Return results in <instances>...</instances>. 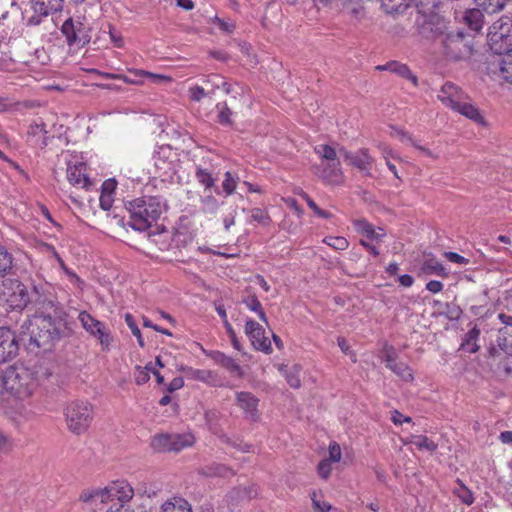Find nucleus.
<instances>
[{
  "instance_id": "nucleus-1",
  "label": "nucleus",
  "mask_w": 512,
  "mask_h": 512,
  "mask_svg": "<svg viewBox=\"0 0 512 512\" xmlns=\"http://www.w3.org/2000/svg\"><path fill=\"white\" fill-rule=\"evenodd\" d=\"M130 214L128 225L136 231H146L166 211L167 204L160 196H142L125 204Z\"/></svg>"
},
{
  "instance_id": "nucleus-2",
  "label": "nucleus",
  "mask_w": 512,
  "mask_h": 512,
  "mask_svg": "<svg viewBox=\"0 0 512 512\" xmlns=\"http://www.w3.org/2000/svg\"><path fill=\"white\" fill-rule=\"evenodd\" d=\"M23 335L29 336L30 344L43 351L51 350L61 337V330L49 315L34 316L22 325Z\"/></svg>"
},
{
  "instance_id": "nucleus-3",
  "label": "nucleus",
  "mask_w": 512,
  "mask_h": 512,
  "mask_svg": "<svg viewBox=\"0 0 512 512\" xmlns=\"http://www.w3.org/2000/svg\"><path fill=\"white\" fill-rule=\"evenodd\" d=\"M67 428L75 435L85 433L93 420V405L87 400H74L67 404L65 410Z\"/></svg>"
},
{
  "instance_id": "nucleus-4",
  "label": "nucleus",
  "mask_w": 512,
  "mask_h": 512,
  "mask_svg": "<svg viewBox=\"0 0 512 512\" xmlns=\"http://www.w3.org/2000/svg\"><path fill=\"white\" fill-rule=\"evenodd\" d=\"M488 45L492 56H502L512 52V19L502 17L489 28Z\"/></svg>"
},
{
  "instance_id": "nucleus-5",
  "label": "nucleus",
  "mask_w": 512,
  "mask_h": 512,
  "mask_svg": "<svg viewBox=\"0 0 512 512\" xmlns=\"http://www.w3.org/2000/svg\"><path fill=\"white\" fill-rule=\"evenodd\" d=\"M314 151L321 160L316 168V174L329 184L341 183L342 172L335 149L329 145L320 144L315 146Z\"/></svg>"
},
{
  "instance_id": "nucleus-6",
  "label": "nucleus",
  "mask_w": 512,
  "mask_h": 512,
  "mask_svg": "<svg viewBox=\"0 0 512 512\" xmlns=\"http://www.w3.org/2000/svg\"><path fill=\"white\" fill-rule=\"evenodd\" d=\"M6 387L18 399H27L36 391L38 384L33 370L29 367L18 368L6 380Z\"/></svg>"
},
{
  "instance_id": "nucleus-7",
  "label": "nucleus",
  "mask_w": 512,
  "mask_h": 512,
  "mask_svg": "<svg viewBox=\"0 0 512 512\" xmlns=\"http://www.w3.org/2000/svg\"><path fill=\"white\" fill-rule=\"evenodd\" d=\"M442 45L444 54L449 60H466L473 54L472 40L462 31L446 34L442 39Z\"/></svg>"
},
{
  "instance_id": "nucleus-8",
  "label": "nucleus",
  "mask_w": 512,
  "mask_h": 512,
  "mask_svg": "<svg viewBox=\"0 0 512 512\" xmlns=\"http://www.w3.org/2000/svg\"><path fill=\"white\" fill-rule=\"evenodd\" d=\"M91 29L88 24L80 18H69L64 21L61 33L65 36L66 42L71 49H81L91 40Z\"/></svg>"
},
{
  "instance_id": "nucleus-9",
  "label": "nucleus",
  "mask_w": 512,
  "mask_h": 512,
  "mask_svg": "<svg viewBox=\"0 0 512 512\" xmlns=\"http://www.w3.org/2000/svg\"><path fill=\"white\" fill-rule=\"evenodd\" d=\"M354 230L358 233L359 243L367 249L372 255L378 256L377 245L380 244L385 236V231L381 227H375L367 220L361 218L354 220Z\"/></svg>"
},
{
  "instance_id": "nucleus-10",
  "label": "nucleus",
  "mask_w": 512,
  "mask_h": 512,
  "mask_svg": "<svg viewBox=\"0 0 512 512\" xmlns=\"http://www.w3.org/2000/svg\"><path fill=\"white\" fill-rule=\"evenodd\" d=\"M66 164L67 180L72 186L85 190H89L93 186L92 180L86 174V164L81 157L68 155L66 157Z\"/></svg>"
},
{
  "instance_id": "nucleus-11",
  "label": "nucleus",
  "mask_w": 512,
  "mask_h": 512,
  "mask_svg": "<svg viewBox=\"0 0 512 512\" xmlns=\"http://www.w3.org/2000/svg\"><path fill=\"white\" fill-rule=\"evenodd\" d=\"M486 71L492 78L512 84V52L488 57Z\"/></svg>"
},
{
  "instance_id": "nucleus-12",
  "label": "nucleus",
  "mask_w": 512,
  "mask_h": 512,
  "mask_svg": "<svg viewBox=\"0 0 512 512\" xmlns=\"http://www.w3.org/2000/svg\"><path fill=\"white\" fill-rule=\"evenodd\" d=\"M3 296L7 305L13 310H23L32 301V294L26 285L18 280H10Z\"/></svg>"
},
{
  "instance_id": "nucleus-13",
  "label": "nucleus",
  "mask_w": 512,
  "mask_h": 512,
  "mask_svg": "<svg viewBox=\"0 0 512 512\" xmlns=\"http://www.w3.org/2000/svg\"><path fill=\"white\" fill-rule=\"evenodd\" d=\"M489 356L494 360L499 358L497 372L505 376L512 374V352L508 349L506 338L497 337V346L492 344L489 348Z\"/></svg>"
},
{
  "instance_id": "nucleus-14",
  "label": "nucleus",
  "mask_w": 512,
  "mask_h": 512,
  "mask_svg": "<svg viewBox=\"0 0 512 512\" xmlns=\"http://www.w3.org/2000/svg\"><path fill=\"white\" fill-rule=\"evenodd\" d=\"M245 334L256 350L266 354L272 353L271 341L265 336V329L258 322L248 319L245 323Z\"/></svg>"
},
{
  "instance_id": "nucleus-15",
  "label": "nucleus",
  "mask_w": 512,
  "mask_h": 512,
  "mask_svg": "<svg viewBox=\"0 0 512 512\" xmlns=\"http://www.w3.org/2000/svg\"><path fill=\"white\" fill-rule=\"evenodd\" d=\"M106 487L108 502L117 501V504L128 505L134 497V489L126 480H115Z\"/></svg>"
},
{
  "instance_id": "nucleus-16",
  "label": "nucleus",
  "mask_w": 512,
  "mask_h": 512,
  "mask_svg": "<svg viewBox=\"0 0 512 512\" xmlns=\"http://www.w3.org/2000/svg\"><path fill=\"white\" fill-rule=\"evenodd\" d=\"M18 349L15 334L7 327H0V363L13 359Z\"/></svg>"
},
{
  "instance_id": "nucleus-17",
  "label": "nucleus",
  "mask_w": 512,
  "mask_h": 512,
  "mask_svg": "<svg viewBox=\"0 0 512 512\" xmlns=\"http://www.w3.org/2000/svg\"><path fill=\"white\" fill-rule=\"evenodd\" d=\"M172 151L169 147H161L153 156V163L158 177H170L174 172V161L171 159Z\"/></svg>"
},
{
  "instance_id": "nucleus-18",
  "label": "nucleus",
  "mask_w": 512,
  "mask_h": 512,
  "mask_svg": "<svg viewBox=\"0 0 512 512\" xmlns=\"http://www.w3.org/2000/svg\"><path fill=\"white\" fill-rule=\"evenodd\" d=\"M438 98L445 106L455 110L463 100L467 99V95L452 82H446L441 87Z\"/></svg>"
},
{
  "instance_id": "nucleus-19",
  "label": "nucleus",
  "mask_w": 512,
  "mask_h": 512,
  "mask_svg": "<svg viewBox=\"0 0 512 512\" xmlns=\"http://www.w3.org/2000/svg\"><path fill=\"white\" fill-rule=\"evenodd\" d=\"M259 400L250 392L241 391L236 393V404L244 412L245 416L256 421L258 415Z\"/></svg>"
},
{
  "instance_id": "nucleus-20",
  "label": "nucleus",
  "mask_w": 512,
  "mask_h": 512,
  "mask_svg": "<svg viewBox=\"0 0 512 512\" xmlns=\"http://www.w3.org/2000/svg\"><path fill=\"white\" fill-rule=\"evenodd\" d=\"M208 356L214 361L215 364L226 369L230 374L237 377H243L244 371L237 361L231 356L226 355L221 351H211Z\"/></svg>"
},
{
  "instance_id": "nucleus-21",
  "label": "nucleus",
  "mask_w": 512,
  "mask_h": 512,
  "mask_svg": "<svg viewBox=\"0 0 512 512\" xmlns=\"http://www.w3.org/2000/svg\"><path fill=\"white\" fill-rule=\"evenodd\" d=\"M79 500L84 504L94 507L105 504L108 502L106 487H93L84 489L79 496Z\"/></svg>"
},
{
  "instance_id": "nucleus-22",
  "label": "nucleus",
  "mask_w": 512,
  "mask_h": 512,
  "mask_svg": "<svg viewBox=\"0 0 512 512\" xmlns=\"http://www.w3.org/2000/svg\"><path fill=\"white\" fill-rule=\"evenodd\" d=\"M186 375L189 379L203 382L209 386H222L218 374L212 370L188 368Z\"/></svg>"
},
{
  "instance_id": "nucleus-23",
  "label": "nucleus",
  "mask_w": 512,
  "mask_h": 512,
  "mask_svg": "<svg viewBox=\"0 0 512 512\" xmlns=\"http://www.w3.org/2000/svg\"><path fill=\"white\" fill-rule=\"evenodd\" d=\"M462 22L469 30L478 33L484 25V14L477 8L466 9L462 16Z\"/></svg>"
},
{
  "instance_id": "nucleus-24",
  "label": "nucleus",
  "mask_w": 512,
  "mask_h": 512,
  "mask_svg": "<svg viewBox=\"0 0 512 512\" xmlns=\"http://www.w3.org/2000/svg\"><path fill=\"white\" fill-rule=\"evenodd\" d=\"M377 69L390 71L402 78L408 79L414 86L418 85V78L412 73L406 64L397 61H390L385 65L377 66Z\"/></svg>"
},
{
  "instance_id": "nucleus-25",
  "label": "nucleus",
  "mask_w": 512,
  "mask_h": 512,
  "mask_svg": "<svg viewBox=\"0 0 512 512\" xmlns=\"http://www.w3.org/2000/svg\"><path fill=\"white\" fill-rule=\"evenodd\" d=\"M117 182L114 179H107L101 185L100 207L108 211L112 208Z\"/></svg>"
},
{
  "instance_id": "nucleus-26",
  "label": "nucleus",
  "mask_w": 512,
  "mask_h": 512,
  "mask_svg": "<svg viewBox=\"0 0 512 512\" xmlns=\"http://www.w3.org/2000/svg\"><path fill=\"white\" fill-rule=\"evenodd\" d=\"M31 5L38 16H48L62 9L63 0H31Z\"/></svg>"
},
{
  "instance_id": "nucleus-27",
  "label": "nucleus",
  "mask_w": 512,
  "mask_h": 512,
  "mask_svg": "<svg viewBox=\"0 0 512 512\" xmlns=\"http://www.w3.org/2000/svg\"><path fill=\"white\" fill-rule=\"evenodd\" d=\"M354 167L359 169L363 176H373V158L366 149H361L354 155Z\"/></svg>"
},
{
  "instance_id": "nucleus-28",
  "label": "nucleus",
  "mask_w": 512,
  "mask_h": 512,
  "mask_svg": "<svg viewBox=\"0 0 512 512\" xmlns=\"http://www.w3.org/2000/svg\"><path fill=\"white\" fill-rule=\"evenodd\" d=\"M171 451L179 452L185 448L193 446L195 443V437L190 432H185L181 434H171Z\"/></svg>"
},
{
  "instance_id": "nucleus-29",
  "label": "nucleus",
  "mask_w": 512,
  "mask_h": 512,
  "mask_svg": "<svg viewBox=\"0 0 512 512\" xmlns=\"http://www.w3.org/2000/svg\"><path fill=\"white\" fill-rule=\"evenodd\" d=\"M161 512H192V508L185 499L174 497L162 504Z\"/></svg>"
},
{
  "instance_id": "nucleus-30",
  "label": "nucleus",
  "mask_w": 512,
  "mask_h": 512,
  "mask_svg": "<svg viewBox=\"0 0 512 512\" xmlns=\"http://www.w3.org/2000/svg\"><path fill=\"white\" fill-rule=\"evenodd\" d=\"M220 207L218 200L212 195L211 190L204 191L200 197V211L206 215H215Z\"/></svg>"
},
{
  "instance_id": "nucleus-31",
  "label": "nucleus",
  "mask_w": 512,
  "mask_h": 512,
  "mask_svg": "<svg viewBox=\"0 0 512 512\" xmlns=\"http://www.w3.org/2000/svg\"><path fill=\"white\" fill-rule=\"evenodd\" d=\"M455 111L459 112L461 115L467 117L468 119L474 121L477 124H484V118L480 114L479 110L472 105L471 103L463 100L460 105L455 109Z\"/></svg>"
},
{
  "instance_id": "nucleus-32",
  "label": "nucleus",
  "mask_w": 512,
  "mask_h": 512,
  "mask_svg": "<svg viewBox=\"0 0 512 512\" xmlns=\"http://www.w3.org/2000/svg\"><path fill=\"white\" fill-rule=\"evenodd\" d=\"M421 271L427 275L435 274L442 277H445L448 274L446 268L433 257L427 258L423 261Z\"/></svg>"
},
{
  "instance_id": "nucleus-33",
  "label": "nucleus",
  "mask_w": 512,
  "mask_h": 512,
  "mask_svg": "<svg viewBox=\"0 0 512 512\" xmlns=\"http://www.w3.org/2000/svg\"><path fill=\"white\" fill-rule=\"evenodd\" d=\"M195 178L197 182L204 187L205 192L210 191L216 182V178L213 177L212 173L201 166H196Z\"/></svg>"
},
{
  "instance_id": "nucleus-34",
  "label": "nucleus",
  "mask_w": 512,
  "mask_h": 512,
  "mask_svg": "<svg viewBox=\"0 0 512 512\" xmlns=\"http://www.w3.org/2000/svg\"><path fill=\"white\" fill-rule=\"evenodd\" d=\"M78 320L81 323L82 327L92 335L94 331L98 328H101L104 323L95 319L91 314L87 311H81L78 315Z\"/></svg>"
},
{
  "instance_id": "nucleus-35",
  "label": "nucleus",
  "mask_w": 512,
  "mask_h": 512,
  "mask_svg": "<svg viewBox=\"0 0 512 512\" xmlns=\"http://www.w3.org/2000/svg\"><path fill=\"white\" fill-rule=\"evenodd\" d=\"M280 371L285 376L288 384L292 388H299L301 385L300 372L301 367L299 365H293L292 367H280Z\"/></svg>"
},
{
  "instance_id": "nucleus-36",
  "label": "nucleus",
  "mask_w": 512,
  "mask_h": 512,
  "mask_svg": "<svg viewBox=\"0 0 512 512\" xmlns=\"http://www.w3.org/2000/svg\"><path fill=\"white\" fill-rule=\"evenodd\" d=\"M13 255L0 245V278L7 276L13 268Z\"/></svg>"
},
{
  "instance_id": "nucleus-37",
  "label": "nucleus",
  "mask_w": 512,
  "mask_h": 512,
  "mask_svg": "<svg viewBox=\"0 0 512 512\" xmlns=\"http://www.w3.org/2000/svg\"><path fill=\"white\" fill-rule=\"evenodd\" d=\"M151 446L157 452H172L171 434H159L154 436L151 441Z\"/></svg>"
},
{
  "instance_id": "nucleus-38",
  "label": "nucleus",
  "mask_w": 512,
  "mask_h": 512,
  "mask_svg": "<svg viewBox=\"0 0 512 512\" xmlns=\"http://www.w3.org/2000/svg\"><path fill=\"white\" fill-rule=\"evenodd\" d=\"M408 443L415 445L419 450L435 452L438 448L437 443L424 435L412 436Z\"/></svg>"
},
{
  "instance_id": "nucleus-39",
  "label": "nucleus",
  "mask_w": 512,
  "mask_h": 512,
  "mask_svg": "<svg viewBox=\"0 0 512 512\" xmlns=\"http://www.w3.org/2000/svg\"><path fill=\"white\" fill-rule=\"evenodd\" d=\"M91 336L98 339L103 351L110 350L113 338L105 324H103L101 328L96 329Z\"/></svg>"
},
{
  "instance_id": "nucleus-40",
  "label": "nucleus",
  "mask_w": 512,
  "mask_h": 512,
  "mask_svg": "<svg viewBox=\"0 0 512 512\" xmlns=\"http://www.w3.org/2000/svg\"><path fill=\"white\" fill-rule=\"evenodd\" d=\"M30 368L36 376L38 386L53 374V369L48 363H39Z\"/></svg>"
},
{
  "instance_id": "nucleus-41",
  "label": "nucleus",
  "mask_w": 512,
  "mask_h": 512,
  "mask_svg": "<svg viewBox=\"0 0 512 512\" xmlns=\"http://www.w3.org/2000/svg\"><path fill=\"white\" fill-rule=\"evenodd\" d=\"M130 74H136L137 76H146L152 83H169L172 81V78L163 74H156L152 72H148L142 69H128Z\"/></svg>"
},
{
  "instance_id": "nucleus-42",
  "label": "nucleus",
  "mask_w": 512,
  "mask_h": 512,
  "mask_svg": "<svg viewBox=\"0 0 512 512\" xmlns=\"http://www.w3.org/2000/svg\"><path fill=\"white\" fill-rule=\"evenodd\" d=\"M243 303L246 305V307L249 310L257 313V315L261 321H263L266 324L268 323L266 314L262 307V304L260 303V301L257 299V297L255 295L248 296L247 298H245L243 300Z\"/></svg>"
},
{
  "instance_id": "nucleus-43",
  "label": "nucleus",
  "mask_w": 512,
  "mask_h": 512,
  "mask_svg": "<svg viewBox=\"0 0 512 512\" xmlns=\"http://www.w3.org/2000/svg\"><path fill=\"white\" fill-rule=\"evenodd\" d=\"M480 335V330L474 326L467 334L464 342L462 343L463 348H465L470 353H476L479 350V346L476 341Z\"/></svg>"
},
{
  "instance_id": "nucleus-44",
  "label": "nucleus",
  "mask_w": 512,
  "mask_h": 512,
  "mask_svg": "<svg viewBox=\"0 0 512 512\" xmlns=\"http://www.w3.org/2000/svg\"><path fill=\"white\" fill-rule=\"evenodd\" d=\"M249 223L257 222L263 226H268L271 223V218L265 209L253 208L248 211Z\"/></svg>"
},
{
  "instance_id": "nucleus-45",
  "label": "nucleus",
  "mask_w": 512,
  "mask_h": 512,
  "mask_svg": "<svg viewBox=\"0 0 512 512\" xmlns=\"http://www.w3.org/2000/svg\"><path fill=\"white\" fill-rule=\"evenodd\" d=\"M388 368L404 381L409 382L413 380L411 368L403 362L393 363V365H389Z\"/></svg>"
},
{
  "instance_id": "nucleus-46",
  "label": "nucleus",
  "mask_w": 512,
  "mask_h": 512,
  "mask_svg": "<svg viewBox=\"0 0 512 512\" xmlns=\"http://www.w3.org/2000/svg\"><path fill=\"white\" fill-rule=\"evenodd\" d=\"M458 487L454 488V494L460 499L465 505H471L474 502L472 492L460 481L457 480Z\"/></svg>"
},
{
  "instance_id": "nucleus-47",
  "label": "nucleus",
  "mask_w": 512,
  "mask_h": 512,
  "mask_svg": "<svg viewBox=\"0 0 512 512\" xmlns=\"http://www.w3.org/2000/svg\"><path fill=\"white\" fill-rule=\"evenodd\" d=\"M150 373H152V363L146 364L144 367L136 366L134 371V379L136 384L143 385L150 379Z\"/></svg>"
},
{
  "instance_id": "nucleus-48",
  "label": "nucleus",
  "mask_w": 512,
  "mask_h": 512,
  "mask_svg": "<svg viewBox=\"0 0 512 512\" xmlns=\"http://www.w3.org/2000/svg\"><path fill=\"white\" fill-rule=\"evenodd\" d=\"M239 178L234 176L230 171H227L224 175V180L222 182V189L225 196L232 195L237 187Z\"/></svg>"
},
{
  "instance_id": "nucleus-49",
  "label": "nucleus",
  "mask_w": 512,
  "mask_h": 512,
  "mask_svg": "<svg viewBox=\"0 0 512 512\" xmlns=\"http://www.w3.org/2000/svg\"><path fill=\"white\" fill-rule=\"evenodd\" d=\"M299 195L306 201L307 205L313 212L320 218H329L330 213L321 209L304 191H301Z\"/></svg>"
},
{
  "instance_id": "nucleus-50",
  "label": "nucleus",
  "mask_w": 512,
  "mask_h": 512,
  "mask_svg": "<svg viewBox=\"0 0 512 512\" xmlns=\"http://www.w3.org/2000/svg\"><path fill=\"white\" fill-rule=\"evenodd\" d=\"M125 322L127 326L130 328L131 333L137 338L139 346L144 347V340L142 338L141 331L134 320V317L131 314L127 313L125 315Z\"/></svg>"
},
{
  "instance_id": "nucleus-51",
  "label": "nucleus",
  "mask_w": 512,
  "mask_h": 512,
  "mask_svg": "<svg viewBox=\"0 0 512 512\" xmlns=\"http://www.w3.org/2000/svg\"><path fill=\"white\" fill-rule=\"evenodd\" d=\"M324 242L335 250H345L349 246L348 240L340 236H328Z\"/></svg>"
},
{
  "instance_id": "nucleus-52",
  "label": "nucleus",
  "mask_w": 512,
  "mask_h": 512,
  "mask_svg": "<svg viewBox=\"0 0 512 512\" xmlns=\"http://www.w3.org/2000/svg\"><path fill=\"white\" fill-rule=\"evenodd\" d=\"M498 318L501 321V323L505 325L504 328L499 329L498 337L507 339L506 335L512 334V316L507 315L505 313H500L498 314Z\"/></svg>"
},
{
  "instance_id": "nucleus-53",
  "label": "nucleus",
  "mask_w": 512,
  "mask_h": 512,
  "mask_svg": "<svg viewBox=\"0 0 512 512\" xmlns=\"http://www.w3.org/2000/svg\"><path fill=\"white\" fill-rule=\"evenodd\" d=\"M397 352L393 346H385L382 352V359L385 362L386 367L389 365H393V363L397 362Z\"/></svg>"
},
{
  "instance_id": "nucleus-54",
  "label": "nucleus",
  "mask_w": 512,
  "mask_h": 512,
  "mask_svg": "<svg viewBox=\"0 0 512 512\" xmlns=\"http://www.w3.org/2000/svg\"><path fill=\"white\" fill-rule=\"evenodd\" d=\"M218 118L221 124H229L231 122L232 111L226 103L217 104Z\"/></svg>"
},
{
  "instance_id": "nucleus-55",
  "label": "nucleus",
  "mask_w": 512,
  "mask_h": 512,
  "mask_svg": "<svg viewBox=\"0 0 512 512\" xmlns=\"http://www.w3.org/2000/svg\"><path fill=\"white\" fill-rule=\"evenodd\" d=\"M311 500L315 510L320 512H328L331 509V505L328 502L322 500L315 491L311 493Z\"/></svg>"
},
{
  "instance_id": "nucleus-56",
  "label": "nucleus",
  "mask_w": 512,
  "mask_h": 512,
  "mask_svg": "<svg viewBox=\"0 0 512 512\" xmlns=\"http://www.w3.org/2000/svg\"><path fill=\"white\" fill-rule=\"evenodd\" d=\"M13 448L12 439L0 431V456L8 454Z\"/></svg>"
},
{
  "instance_id": "nucleus-57",
  "label": "nucleus",
  "mask_w": 512,
  "mask_h": 512,
  "mask_svg": "<svg viewBox=\"0 0 512 512\" xmlns=\"http://www.w3.org/2000/svg\"><path fill=\"white\" fill-rule=\"evenodd\" d=\"M332 464H333V462H331L330 460H328L326 458L323 459L318 464L317 470H318V474L320 475L321 478L327 479L330 476L331 470H332Z\"/></svg>"
},
{
  "instance_id": "nucleus-58",
  "label": "nucleus",
  "mask_w": 512,
  "mask_h": 512,
  "mask_svg": "<svg viewBox=\"0 0 512 512\" xmlns=\"http://www.w3.org/2000/svg\"><path fill=\"white\" fill-rule=\"evenodd\" d=\"M214 23L225 33H232L235 29V23L230 19L225 20L215 17Z\"/></svg>"
},
{
  "instance_id": "nucleus-59",
  "label": "nucleus",
  "mask_w": 512,
  "mask_h": 512,
  "mask_svg": "<svg viewBox=\"0 0 512 512\" xmlns=\"http://www.w3.org/2000/svg\"><path fill=\"white\" fill-rule=\"evenodd\" d=\"M328 454V460H330L333 463L339 462L342 456L340 446L336 442L330 443Z\"/></svg>"
},
{
  "instance_id": "nucleus-60",
  "label": "nucleus",
  "mask_w": 512,
  "mask_h": 512,
  "mask_svg": "<svg viewBox=\"0 0 512 512\" xmlns=\"http://www.w3.org/2000/svg\"><path fill=\"white\" fill-rule=\"evenodd\" d=\"M391 421L395 425H401L403 423H411L412 419L409 416H404L402 413H400L398 410H393L391 412Z\"/></svg>"
},
{
  "instance_id": "nucleus-61",
  "label": "nucleus",
  "mask_w": 512,
  "mask_h": 512,
  "mask_svg": "<svg viewBox=\"0 0 512 512\" xmlns=\"http://www.w3.org/2000/svg\"><path fill=\"white\" fill-rule=\"evenodd\" d=\"M189 94H190V98L193 101H197V102L206 96L205 90L199 85L190 87Z\"/></svg>"
},
{
  "instance_id": "nucleus-62",
  "label": "nucleus",
  "mask_w": 512,
  "mask_h": 512,
  "mask_svg": "<svg viewBox=\"0 0 512 512\" xmlns=\"http://www.w3.org/2000/svg\"><path fill=\"white\" fill-rule=\"evenodd\" d=\"M444 256L446 259H448L450 262L459 264V265H466L469 263V260L464 258L463 256L459 255L456 252H445Z\"/></svg>"
},
{
  "instance_id": "nucleus-63",
  "label": "nucleus",
  "mask_w": 512,
  "mask_h": 512,
  "mask_svg": "<svg viewBox=\"0 0 512 512\" xmlns=\"http://www.w3.org/2000/svg\"><path fill=\"white\" fill-rule=\"evenodd\" d=\"M462 310L457 305H447V317L450 320H457L460 318Z\"/></svg>"
},
{
  "instance_id": "nucleus-64",
  "label": "nucleus",
  "mask_w": 512,
  "mask_h": 512,
  "mask_svg": "<svg viewBox=\"0 0 512 512\" xmlns=\"http://www.w3.org/2000/svg\"><path fill=\"white\" fill-rule=\"evenodd\" d=\"M106 512H134L129 505L113 504Z\"/></svg>"
}]
</instances>
